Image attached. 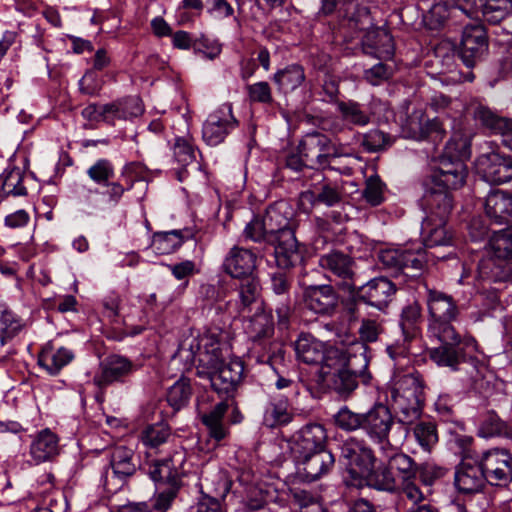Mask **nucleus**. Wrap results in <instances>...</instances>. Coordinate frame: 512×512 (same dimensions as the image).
Wrapping results in <instances>:
<instances>
[{
	"label": "nucleus",
	"instance_id": "1",
	"mask_svg": "<svg viewBox=\"0 0 512 512\" xmlns=\"http://www.w3.org/2000/svg\"><path fill=\"white\" fill-rule=\"evenodd\" d=\"M190 350L198 376L207 378L219 396L226 400L233 398L243 380V362L240 359L224 362L219 343L209 337L193 338Z\"/></svg>",
	"mask_w": 512,
	"mask_h": 512
},
{
	"label": "nucleus",
	"instance_id": "2",
	"mask_svg": "<svg viewBox=\"0 0 512 512\" xmlns=\"http://www.w3.org/2000/svg\"><path fill=\"white\" fill-rule=\"evenodd\" d=\"M432 337L439 341V346L428 349V355L436 365L452 371H464L472 383L484 377L487 367L476 355L475 340H462L456 330L451 339Z\"/></svg>",
	"mask_w": 512,
	"mask_h": 512
},
{
	"label": "nucleus",
	"instance_id": "3",
	"mask_svg": "<svg viewBox=\"0 0 512 512\" xmlns=\"http://www.w3.org/2000/svg\"><path fill=\"white\" fill-rule=\"evenodd\" d=\"M399 423L412 425L420 419L424 406V383L419 373L403 375L392 392Z\"/></svg>",
	"mask_w": 512,
	"mask_h": 512
},
{
	"label": "nucleus",
	"instance_id": "4",
	"mask_svg": "<svg viewBox=\"0 0 512 512\" xmlns=\"http://www.w3.org/2000/svg\"><path fill=\"white\" fill-rule=\"evenodd\" d=\"M427 306L431 318L428 328L430 335L444 339L453 338L455 328L452 321L459 315V308L453 297L435 289H427Z\"/></svg>",
	"mask_w": 512,
	"mask_h": 512
},
{
	"label": "nucleus",
	"instance_id": "5",
	"mask_svg": "<svg viewBox=\"0 0 512 512\" xmlns=\"http://www.w3.org/2000/svg\"><path fill=\"white\" fill-rule=\"evenodd\" d=\"M340 460L351 477L349 484L360 486L365 476L375 467L377 458L365 440L349 437L341 446Z\"/></svg>",
	"mask_w": 512,
	"mask_h": 512
},
{
	"label": "nucleus",
	"instance_id": "6",
	"mask_svg": "<svg viewBox=\"0 0 512 512\" xmlns=\"http://www.w3.org/2000/svg\"><path fill=\"white\" fill-rule=\"evenodd\" d=\"M298 150L310 167L325 168L330 165L331 159L348 155L342 145L333 143L326 135L318 132L307 134Z\"/></svg>",
	"mask_w": 512,
	"mask_h": 512
},
{
	"label": "nucleus",
	"instance_id": "7",
	"mask_svg": "<svg viewBox=\"0 0 512 512\" xmlns=\"http://www.w3.org/2000/svg\"><path fill=\"white\" fill-rule=\"evenodd\" d=\"M319 266L329 272L337 285L349 293L357 288V266L354 258L341 251H331L320 256Z\"/></svg>",
	"mask_w": 512,
	"mask_h": 512
},
{
	"label": "nucleus",
	"instance_id": "8",
	"mask_svg": "<svg viewBox=\"0 0 512 512\" xmlns=\"http://www.w3.org/2000/svg\"><path fill=\"white\" fill-rule=\"evenodd\" d=\"M302 289V301L306 309L322 315L331 316L339 305V295L330 284H309L305 278L299 280Z\"/></svg>",
	"mask_w": 512,
	"mask_h": 512
},
{
	"label": "nucleus",
	"instance_id": "9",
	"mask_svg": "<svg viewBox=\"0 0 512 512\" xmlns=\"http://www.w3.org/2000/svg\"><path fill=\"white\" fill-rule=\"evenodd\" d=\"M395 425L390 409L382 404H374L364 413L362 430L380 446L390 445L389 435Z\"/></svg>",
	"mask_w": 512,
	"mask_h": 512
},
{
	"label": "nucleus",
	"instance_id": "10",
	"mask_svg": "<svg viewBox=\"0 0 512 512\" xmlns=\"http://www.w3.org/2000/svg\"><path fill=\"white\" fill-rule=\"evenodd\" d=\"M476 169L490 184L499 185L512 180V158L499 151L481 154L476 160Z\"/></svg>",
	"mask_w": 512,
	"mask_h": 512
},
{
	"label": "nucleus",
	"instance_id": "11",
	"mask_svg": "<svg viewBox=\"0 0 512 512\" xmlns=\"http://www.w3.org/2000/svg\"><path fill=\"white\" fill-rule=\"evenodd\" d=\"M238 125V121L232 113V105L222 104L213 111L203 124L202 137L210 146L222 143L227 135Z\"/></svg>",
	"mask_w": 512,
	"mask_h": 512
},
{
	"label": "nucleus",
	"instance_id": "12",
	"mask_svg": "<svg viewBox=\"0 0 512 512\" xmlns=\"http://www.w3.org/2000/svg\"><path fill=\"white\" fill-rule=\"evenodd\" d=\"M480 463L490 484L499 485L509 481L512 471L510 450L502 447L491 448L482 454Z\"/></svg>",
	"mask_w": 512,
	"mask_h": 512
},
{
	"label": "nucleus",
	"instance_id": "13",
	"mask_svg": "<svg viewBox=\"0 0 512 512\" xmlns=\"http://www.w3.org/2000/svg\"><path fill=\"white\" fill-rule=\"evenodd\" d=\"M488 50L486 31L480 24L466 25L459 48V55L468 67H474Z\"/></svg>",
	"mask_w": 512,
	"mask_h": 512
},
{
	"label": "nucleus",
	"instance_id": "14",
	"mask_svg": "<svg viewBox=\"0 0 512 512\" xmlns=\"http://www.w3.org/2000/svg\"><path fill=\"white\" fill-rule=\"evenodd\" d=\"M469 18L480 16L489 23L498 24L512 5V0H451Z\"/></svg>",
	"mask_w": 512,
	"mask_h": 512
},
{
	"label": "nucleus",
	"instance_id": "15",
	"mask_svg": "<svg viewBox=\"0 0 512 512\" xmlns=\"http://www.w3.org/2000/svg\"><path fill=\"white\" fill-rule=\"evenodd\" d=\"M367 352L368 347L363 342H351L345 350L330 351L329 360L338 359L340 366H344L367 384L371 378L367 371L369 365Z\"/></svg>",
	"mask_w": 512,
	"mask_h": 512
},
{
	"label": "nucleus",
	"instance_id": "16",
	"mask_svg": "<svg viewBox=\"0 0 512 512\" xmlns=\"http://www.w3.org/2000/svg\"><path fill=\"white\" fill-rule=\"evenodd\" d=\"M135 370V365L129 359L111 355L100 363L99 369L93 377V383L103 389L113 383L124 382Z\"/></svg>",
	"mask_w": 512,
	"mask_h": 512
},
{
	"label": "nucleus",
	"instance_id": "17",
	"mask_svg": "<svg viewBox=\"0 0 512 512\" xmlns=\"http://www.w3.org/2000/svg\"><path fill=\"white\" fill-rule=\"evenodd\" d=\"M327 432L321 424H307L300 429L291 444L294 457L309 455L326 448Z\"/></svg>",
	"mask_w": 512,
	"mask_h": 512
},
{
	"label": "nucleus",
	"instance_id": "18",
	"mask_svg": "<svg viewBox=\"0 0 512 512\" xmlns=\"http://www.w3.org/2000/svg\"><path fill=\"white\" fill-rule=\"evenodd\" d=\"M425 213L428 224H447L453 208L451 193L431 187L425 195Z\"/></svg>",
	"mask_w": 512,
	"mask_h": 512
},
{
	"label": "nucleus",
	"instance_id": "19",
	"mask_svg": "<svg viewBox=\"0 0 512 512\" xmlns=\"http://www.w3.org/2000/svg\"><path fill=\"white\" fill-rule=\"evenodd\" d=\"M272 245L275 247V260L280 269H290L301 260L295 230L292 226L279 228L277 242Z\"/></svg>",
	"mask_w": 512,
	"mask_h": 512
},
{
	"label": "nucleus",
	"instance_id": "20",
	"mask_svg": "<svg viewBox=\"0 0 512 512\" xmlns=\"http://www.w3.org/2000/svg\"><path fill=\"white\" fill-rule=\"evenodd\" d=\"M396 291L392 281L385 277L370 280L362 286H357L356 294L365 303L381 309L391 300Z\"/></svg>",
	"mask_w": 512,
	"mask_h": 512
},
{
	"label": "nucleus",
	"instance_id": "21",
	"mask_svg": "<svg viewBox=\"0 0 512 512\" xmlns=\"http://www.w3.org/2000/svg\"><path fill=\"white\" fill-rule=\"evenodd\" d=\"M454 481L459 492L469 494L480 491L487 477L480 462L463 460L456 467Z\"/></svg>",
	"mask_w": 512,
	"mask_h": 512
},
{
	"label": "nucleus",
	"instance_id": "22",
	"mask_svg": "<svg viewBox=\"0 0 512 512\" xmlns=\"http://www.w3.org/2000/svg\"><path fill=\"white\" fill-rule=\"evenodd\" d=\"M261 287L253 277H246L241 280L237 288V299L232 300L231 317L250 312L255 305L257 311L262 310L260 300Z\"/></svg>",
	"mask_w": 512,
	"mask_h": 512
},
{
	"label": "nucleus",
	"instance_id": "23",
	"mask_svg": "<svg viewBox=\"0 0 512 512\" xmlns=\"http://www.w3.org/2000/svg\"><path fill=\"white\" fill-rule=\"evenodd\" d=\"M152 454L146 452V461L144 469L150 475L151 479L156 482L157 487H181L180 474L175 467L172 459L166 458L156 460L151 458Z\"/></svg>",
	"mask_w": 512,
	"mask_h": 512
},
{
	"label": "nucleus",
	"instance_id": "24",
	"mask_svg": "<svg viewBox=\"0 0 512 512\" xmlns=\"http://www.w3.org/2000/svg\"><path fill=\"white\" fill-rule=\"evenodd\" d=\"M298 464L302 466V470L307 479L313 481L327 474L334 466V455L328 450L323 449L312 452L309 455H301L294 457Z\"/></svg>",
	"mask_w": 512,
	"mask_h": 512
},
{
	"label": "nucleus",
	"instance_id": "25",
	"mask_svg": "<svg viewBox=\"0 0 512 512\" xmlns=\"http://www.w3.org/2000/svg\"><path fill=\"white\" fill-rule=\"evenodd\" d=\"M256 267V255L250 250L233 247L226 256L224 271L234 278L250 277Z\"/></svg>",
	"mask_w": 512,
	"mask_h": 512
},
{
	"label": "nucleus",
	"instance_id": "26",
	"mask_svg": "<svg viewBox=\"0 0 512 512\" xmlns=\"http://www.w3.org/2000/svg\"><path fill=\"white\" fill-rule=\"evenodd\" d=\"M474 118L491 133L503 136V143L512 151V120L499 116L487 107L479 106Z\"/></svg>",
	"mask_w": 512,
	"mask_h": 512
},
{
	"label": "nucleus",
	"instance_id": "27",
	"mask_svg": "<svg viewBox=\"0 0 512 512\" xmlns=\"http://www.w3.org/2000/svg\"><path fill=\"white\" fill-rule=\"evenodd\" d=\"M484 209L495 224H508L512 218V196L504 191H492L485 199Z\"/></svg>",
	"mask_w": 512,
	"mask_h": 512
},
{
	"label": "nucleus",
	"instance_id": "28",
	"mask_svg": "<svg viewBox=\"0 0 512 512\" xmlns=\"http://www.w3.org/2000/svg\"><path fill=\"white\" fill-rule=\"evenodd\" d=\"M379 450L391 470L396 471L402 481L415 478L418 467L410 456L398 452V448L392 444L380 446Z\"/></svg>",
	"mask_w": 512,
	"mask_h": 512
},
{
	"label": "nucleus",
	"instance_id": "29",
	"mask_svg": "<svg viewBox=\"0 0 512 512\" xmlns=\"http://www.w3.org/2000/svg\"><path fill=\"white\" fill-rule=\"evenodd\" d=\"M59 451V438L50 429L40 431L30 445V456L36 464L53 460Z\"/></svg>",
	"mask_w": 512,
	"mask_h": 512
},
{
	"label": "nucleus",
	"instance_id": "30",
	"mask_svg": "<svg viewBox=\"0 0 512 512\" xmlns=\"http://www.w3.org/2000/svg\"><path fill=\"white\" fill-rule=\"evenodd\" d=\"M227 287L218 282L217 284H202L199 295L204 306L214 309L217 314H229L231 316L232 299L227 300Z\"/></svg>",
	"mask_w": 512,
	"mask_h": 512
},
{
	"label": "nucleus",
	"instance_id": "31",
	"mask_svg": "<svg viewBox=\"0 0 512 512\" xmlns=\"http://www.w3.org/2000/svg\"><path fill=\"white\" fill-rule=\"evenodd\" d=\"M363 50L366 54L378 59H391L395 51L393 38L385 29L373 30L366 34L363 40Z\"/></svg>",
	"mask_w": 512,
	"mask_h": 512
},
{
	"label": "nucleus",
	"instance_id": "32",
	"mask_svg": "<svg viewBox=\"0 0 512 512\" xmlns=\"http://www.w3.org/2000/svg\"><path fill=\"white\" fill-rule=\"evenodd\" d=\"M110 466L114 475L121 479L132 476L137 468L134 449L123 444L114 446L110 452Z\"/></svg>",
	"mask_w": 512,
	"mask_h": 512
},
{
	"label": "nucleus",
	"instance_id": "33",
	"mask_svg": "<svg viewBox=\"0 0 512 512\" xmlns=\"http://www.w3.org/2000/svg\"><path fill=\"white\" fill-rule=\"evenodd\" d=\"M73 357L69 349L64 347L55 349L51 344H47L39 353L38 364L49 374L56 375L72 361Z\"/></svg>",
	"mask_w": 512,
	"mask_h": 512
},
{
	"label": "nucleus",
	"instance_id": "34",
	"mask_svg": "<svg viewBox=\"0 0 512 512\" xmlns=\"http://www.w3.org/2000/svg\"><path fill=\"white\" fill-rule=\"evenodd\" d=\"M482 438L502 437L512 440V426L503 420L494 410H488L482 416L478 429Z\"/></svg>",
	"mask_w": 512,
	"mask_h": 512
},
{
	"label": "nucleus",
	"instance_id": "35",
	"mask_svg": "<svg viewBox=\"0 0 512 512\" xmlns=\"http://www.w3.org/2000/svg\"><path fill=\"white\" fill-rule=\"evenodd\" d=\"M297 358L306 364H319L324 360L323 344L310 335H301L295 342Z\"/></svg>",
	"mask_w": 512,
	"mask_h": 512
},
{
	"label": "nucleus",
	"instance_id": "36",
	"mask_svg": "<svg viewBox=\"0 0 512 512\" xmlns=\"http://www.w3.org/2000/svg\"><path fill=\"white\" fill-rule=\"evenodd\" d=\"M293 413L291 412L289 401L284 397H273L264 413V424L269 428L286 425L291 422Z\"/></svg>",
	"mask_w": 512,
	"mask_h": 512
},
{
	"label": "nucleus",
	"instance_id": "37",
	"mask_svg": "<svg viewBox=\"0 0 512 512\" xmlns=\"http://www.w3.org/2000/svg\"><path fill=\"white\" fill-rule=\"evenodd\" d=\"M227 401H220L209 412L201 415V421L207 427L210 437L216 441H221L227 436V429L223 423L229 406Z\"/></svg>",
	"mask_w": 512,
	"mask_h": 512
},
{
	"label": "nucleus",
	"instance_id": "38",
	"mask_svg": "<svg viewBox=\"0 0 512 512\" xmlns=\"http://www.w3.org/2000/svg\"><path fill=\"white\" fill-rule=\"evenodd\" d=\"M412 138L422 140L431 137L434 141L441 140L445 134L443 123L438 118L424 119L421 115L419 122L416 123L414 118L409 122Z\"/></svg>",
	"mask_w": 512,
	"mask_h": 512
},
{
	"label": "nucleus",
	"instance_id": "39",
	"mask_svg": "<svg viewBox=\"0 0 512 512\" xmlns=\"http://www.w3.org/2000/svg\"><path fill=\"white\" fill-rule=\"evenodd\" d=\"M274 82L280 91L287 93L297 89L305 80L304 68L298 64H292L277 71L273 76Z\"/></svg>",
	"mask_w": 512,
	"mask_h": 512
},
{
	"label": "nucleus",
	"instance_id": "40",
	"mask_svg": "<svg viewBox=\"0 0 512 512\" xmlns=\"http://www.w3.org/2000/svg\"><path fill=\"white\" fill-rule=\"evenodd\" d=\"M461 10L451 0H434V3L424 16L425 23L430 29H437L452 13Z\"/></svg>",
	"mask_w": 512,
	"mask_h": 512
},
{
	"label": "nucleus",
	"instance_id": "41",
	"mask_svg": "<svg viewBox=\"0 0 512 512\" xmlns=\"http://www.w3.org/2000/svg\"><path fill=\"white\" fill-rule=\"evenodd\" d=\"M358 378L359 377L350 370L341 366L334 369L328 382L329 386L339 395L348 396L357 388Z\"/></svg>",
	"mask_w": 512,
	"mask_h": 512
},
{
	"label": "nucleus",
	"instance_id": "42",
	"mask_svg": "<svg viewBox=\"0 0 512 512\" xmlns=\"http://www.w3.org/2000/svg\"><path fill=\"white\" fill-rule=\"evenodd\" d=\"M171 437L170 427L165 423H156L144 428L141 432V442L149 449L148 452L156 451L165 444Z\"/></svg>",
	"mask_w": 512,
	"mask_h": 512
},
{
	"label": "nucleus",
	"instance_id": "43",
	"mask_svg": "<svg viewBox=\"0 0 512 512\" xmlns=\"http://www.w3.org/2000/svg\"><path fill=\"white\" fill-rule=\"evenodd\" d=\"M337 110L341 118L350 124L366 126L370 123V115L363 106L353 100L337 102Z\"/></svg>",
	"mask_w": 512,
	"mask_h": 512
},
{
	"label": "nucleus",
	"instance_id": "44",
	"mask_svg": "<svg viewBox=\"0 0 512 512\" xmlns=\"http://www.w3.org/2000/svg\"><path fill=\"white\" fill-rule=\"evenodd\" d=\"M489 245L498 260H512V226L495 232L489 240Z\"/></svg>",
	"mask_w": 512,
	"mask_h": 512
},
{
	"label": "nucleus",
	"instance_id": "45",
	"mask_svg": "<svg viewBox=\"0 0 512 512\" xmlns=\"http://www.w3.org/2000/svg\"><path fill=\"white\" fill-rule=\"evenodd\" d=\"M421 239L425 247L447 246L453 242V231L449 226H422Z\"/></svg>",
	"mask_w": 512,
	"mask_h": 512
},
{
	"label": "nucleus",
	"instance_id": "46",
	"mask_svg": "<svg viewBox=\"0 0 512 512\" xmlns=\"http://www.w3.org/2000/svg\"><path fill=\"white\" fill-rule=\"evenodd\" d=\"M364 480L377 490L391 492L396 488V477L387 463L373 468Z\"/></svg>",
	"mask_w": 512,
	"mask_h": 512
},
{
	"label": "nucleus",
	"instance_id": "47",
	"mask_svg": "<svg viewBox=\"0 0 512 512\" xmlns=\"http://www.w3.org/2000/svg\"><path fill=\"white\" fill-rule=\"evenodd\" d=\"M23 323L13 311L6 305L0 304V341L4 345L7 340L13 338L22 329Z\"/></svg>",
	"mask_w": 512,
	"mask_h": 512
},
{
	"label": "nucleus",
	"instance_id": "48",
	"mask_svg": "<svg viewBox=\"0 0 512 512\" xmlns=\"http://www.w3.org/2000/svg\"><path fill=\"white\" fill-rule=\"evenodd\" d=\"M192 396L190 379L181 377L167 391V402L176 411L186 406Z\"/></svg>",
	"mask_w": 512,
	"mask_h": 512
},
{
	"label": "nucleus",
	"instance_id": "49",
	"mask_svg": "<svg viewBox=\"0 0 512 512\" xmlns=\"http://www.w3.org/2000/svg\"><path fill=\"white\" fill-rule=\"evenodd\" d=\"M23 171L18 167L5 169L0 176L2 190L6 195L24 196L27 194L26 187L23 185Z\"/></svg>",
	"mask_w": 512,
	"mask_h": 512
},
{
	"label": "nucleus",
	"instance_id": "50",
	"mask_svg": "<svg viewBox=\"0 0 512 512\" xmlns=\"http://www.w3.org/2000/svg\"><path fill=\"white\" fill-rule=\"evenodd\" d=\"M412 432L416 442L424 451H431V449L438 442L437 427L436 424L432 421L422 420L416 422Z\"/></svg>",
	"mask_w": 512,
	"mask_h": 512
},
{
	"label": "nucleus",
	"instance_id": "51",
	"mask_svg": "<svg viewBox=\"0 0 512 512\" xmlns=\"http://www.w3.org/2000/svg\"><path fill=\"white\" fill-rule=\"evenodd\" d=\"M467 176V168L464 163H457L456 170L451 171V175L434 174L433 187L450 192L452 189L460 188Z\"/></svg>",
	"mask_w": 512,
	"mask_h": 512
},
{
	"label": "nucleus",
	"instance_id": "52",
	"mask_svg": "<svg viewBox=\"0 0 512 512\" xmlns=\"http://www.w3.org/2000/svg\"><path fill=\"white\" fill-rule=\"evenodd\" d=\"M417 334H408L407 331H401L400 338L395 339L386 348L389 357L400 365L403 360H408L411 354V345L417 339Z\"/></svg>",
	"mask_w": 512,
	"mask_h": 512
},
{
	"label": "nucleus",
	"instance_id": "53",
	"mask_svg": "<svg viewBox=\"0 0 512 512\" xmlns=\"http://www.w3.org/2000/svg\"><path fill=\"white\" fill-rule=\"evenodd\" d=\"M183 242L180 230L155 232L152 237V246L161 254H169Z\"/></svg>",
	"mask_w": 512,
	"mask_h": 512
},
{
	"label": "nucleus",
	"instance_id": "54",
	"mask_svg": "<svg viewBox=\"0 0 512 512\" xmlns=\"http://www.w3.org/2000/svg\"><path fill=\"white\" fill-rule=\"evenodd\" d=\"M173 155L182 166H187L196 161V149L189 135H177L175 137Z\"/></svg>",
	"mask_w": 512,
	"mask_h": 512
},
{
	"label": "nucleus",
	"instance_id": "55",
	"mask_svg": "<svg viewBox=\"0 0 512 512\" xmlns=\"http://www.w3.org/2000/svg\"><path fill=\"white\" fill-rule=\"evenodd\" d=\"M364 413L352 411L349 407L344 406L334 415L335 425L341 430L354 432L362 430Z\"/></svg>",
	"mask_w": 512,
	"mask_h": 512
},
{
	"label": "nucleus",
	"instance_id": "56",
	"mask_svg": "<svg viewBox=\"0 0 512 512\" xmlns=\"http://www.w3.org/2000/svg\"><path fill=\"white\" fill-rule=\"evenodd\" d=\"M384 321L379 318H364L361 320L358 333L359 340H353L352 342H363L367 343L376 342L380 335L384 333Z\"/></svg>",
	"mask_w": 512,
	"mask_h": 512
},
{
	"label": "nucleus",
	"instance_id": "57",
	"mask_svg": "<svg viewBox=\"0 0 512 512\" xmlns=\"http://www.w3.org/2000/svg\"><path fill=\"white\" fill-rule=\"evenodd\" d=\"M302 202H320L327 206H333L340 201V190L337 185L323 184L317 194L306 191L301 193Z\"/></svg>",
	"mask_w": 512,
	"mask_h": 512
},
{
	"label": "nucleus",
	"instance_id": "58",
	"mask_svg": "<svg viewBox=\"0 0 512 512\" xmlns=\"http://www.w3.org/2000/svg\"><path fill=\"white\" fill-rule=\"evenodd\" d=\"M421 310L420 304L416 301H413L403 307L399 321L401 331H407L408 334L418 335V323L421 319Z\"/></svg>",
	"mask_w": 512,
	"mask_h": 512
},
{
	"label": "nucleus",
	"instance_id": "59",
	"mask_svg": "<svg viewBox=\"0 0 512 512\" xmlns=\"http://www.w3.org/2000/svg\"><path fill=\"white\" fill-rule=\"evenodd\" d=\"M249 332L255 341L272 336L274 332L273 322L265 312H256L250 319Z\"/></svg>",
	"mask_w": 512,
	"mask_h": 512
},
{
	"label": "nucleus",
	"instance_id": "60",
	"mask_svg": "<svg viewBox=\"0 0 512 512\" xmlns=\"http://www.w3.org/2000/svg\"><path fill=\"white\" fill-rule=\"evenodd\" d=\"M429 105L435 112L445 114L450 118H456L460 114L461 103L442 93L434 94L430 99Z\"/></svg>",
	"mask_w": 512,
	"mask_h": 512
},
{
	"label": "nucleus",
	"instance_id": "61",
	"mask_svg": "<svg viewBox=\"0 0 512 512\" xmlns=\"http://www.w3.org/2000/svg\"><path fill=\"white\" fill-rule=\"evenodd\" d=\"M114 166L108 159H98L87 170L89 178L99 184L106 185L108 181L114 176Z\"/></svg>",
	"mask_w": 512,
	"mask_h": 512
},
{
	"label": "nucleus",
	"instance_id": "62",
	"mask_svg": "<svg viewBox=\"0 0 512 512\" xmlns=\"http://www.w3.org/2000/svg\"><path fill=\"white\" fill-rule=\"evenodd\" d=\"M392 143L391 138L388 134H385L381 130L373 129L364 134L362 145L368 152H377Z\"/></svg>",
	"mask_w": 512,
	"mask_h": 512
},
{
	"label": "nucleus",
	"instance_id": "63",
	"mask_svg": "<svg viewBox=\"0 0 512 512\" xmlns=\"http://www.w3.org/2000/svg\"><path fill=\"white\" fill-rule=\"evenodd\" d=\"M392 75L393 67L382 62L364 71V79L373 86H378L388 81Z\"/></svg>",
	"mask_w": 512,
	"mask_h": 512
},
{
	"label": "nucleus",
	"instance_id": "64",
	"mask_svg": "<svg viewBox=\"0 0 512 512\" xmlns=\"http://www.w3.org/2000/svg\"><path fill=\"white\" fill-rule=\"evenodd\" d=\"M179 487H157V494L153 499L152 508L156 512H166L177 496Z\"/></svg>",
	"mask_w": 512,
	"mask_h": 512
}]
</instances>
